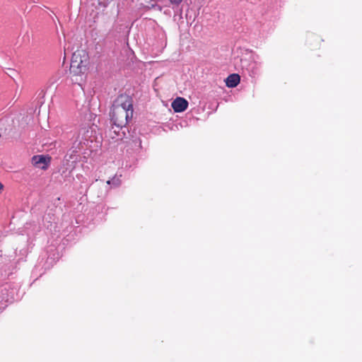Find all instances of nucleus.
Masks as SVG:
<instances>
[{"label":"nucleus","mask_w":362,"mask_h":362,"mask_svg":"<svg viewBox=\"0 0 362 362\" xmlns=\"http://www.w3.org/2000/svg\"><path fill=\"white\" fill-rule=\"evenodd\" d=\"M132 99L127 95H119L114 102L110 112L111 120L115 127H112L115 133L126 127V124L133 116Z\"/></svg>","instance_id":"1"},{"label":"nucleus","mask_w":362,"mask_h":362,"mask_svg":"<svg viewBox=\"0 0 362 362\" xmlns=\"http://www.w3.org/2000/svg\"><path fill=\"white\" fill-rule=\"evenodd\" d=\"M88 64V56L83 50H78L72 54L70 73L74 76H81L86 71Z\"/></svg>","instance_id":"2"},{"label":"nucleus","mask_w":362,"mask_h":362,"mask_svg":"<svg viewBox=\"0 0 362 362\" xmlns=\"http://www.w3.org/2000/svg\"><path fill=\"white\" fill-rule=\"evenodd\" d=\"M171 106L175 112H182L187 108L188 102L185 98L178 97L172 103Z\"/></svg>","instance_id":"3"},{"label":"nucleus","mask_w":362,"mask_h":362,"mask_svg":"<svg viewBox=\"0 0 362 362\" xmlns=\"http://www.w3.org/2000/svg\"><path fill=\"white\" fill-rule=\"evenodd\" d=\"M49 161V158H46L44 156H35L32 158L33 164L40 169L45 170L47 168L48 162Z\"/></svg>","instance_id":"4"},{"label":"nucleus","mask_w":362,"mask_h":362,"mask_svg":"<svg viewBox=\"0 0 362 362\" xmlns=\"http://www.w3.org/2000/svg\"><path fill=\"white\" fill-rule=\"evenodd\" d=\"M91 134L92 130L88 127H83L80 129L78 136L76 141H78L79 144H85V142L88 141V139L90 137Z\"/></svg>","instance_id":"5"},{"label":"nucleus","mask_w":362,"mask_h":362,"mask_svg":"<svg viewBox=\"0 0 362 362\" xmlns=\"http://www.w3.org/2000/svg\"><path fill=\"white\" fill-rule=\"evenodd\" d=\"M240 83V76L238 74H230L226 79V86L229 88H234Z\"/></svg>","instance_id":"6"},{"label":"nucleus","mask_w":362,"mask_h":362,"mask_svg":"<svg viewBox=\"0 0 362 362\" xmlns=\"http://www.w3.org/2000/svg\"><path fill=\"white\" fill-rule=\"evenodd\" d=\"M107 185H112L114 187H118L121 184V180L118 177H114L112 180L107 181Z\"/></svg>","instance_id":"7"},{"label":"nucleus","mask_w":362,"mask_h":362,"mask_svg":"<svg viewBox=\"0 0 362 362\" xmlns=\"http://www.w3.org/2000/svg\"><path fill=\"white\" fill-rule=\"evenodd\" d=\"M5 121L4 119L0 120V137L6 133V129H5L3 132V129L1 128V126L4 124Z\"/></svg>","instance_id":"8"},{"label":"nucleus","mask_w":362,"mask_h":362,"mask_svg":"<svg viewBox=\"0 0 362 362\" xmlns=\"http://www.w3.org/2000/svg\"><path fill=\"white\" fill-rule=\"evenodd\" d=\"M171 4L178 5L180 4L182 0H169Z\"/></svg>","instance_id":"9"},{"label":"nucleus","mask_w":362,"mask_h":362,"mask_svg":"<svg viewBox=\"0 0 362 362\" xmlns=\"http://www.w3.org/2000/svg\"><path fill=\"white\" fill-rule=\"evenodd\" d=\"M71 80H72V81H74L75 83H79V81L77 78H76V79L72 78Z\"/></svg>","instance_id":"10"}]
</instances>
